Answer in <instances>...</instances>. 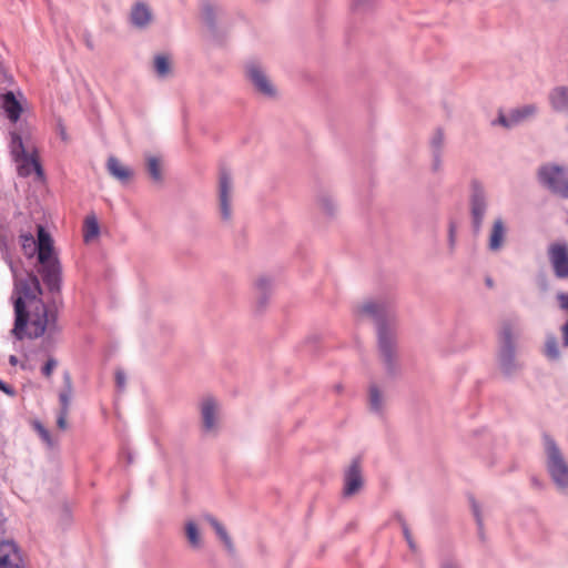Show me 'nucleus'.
<instances>
[{"label":"nucleus","mask_w":568,"mask_h":568,"mask_svg":"<svg viewBox=\"0 0 568 568\" xmlns=\"http://www.w3.org/2000/svg\"><path fill=\"white\" fill-rule=\"evenodd\" d=\"M20 242L26 253L28 250H30V254L33 253L34 246H37V242L34 241V237L31 233L21 234Z\"/></svg>","instance_id":"nucleus-29"},{"label":"nucleus","mask_w":568,"mask_h":568,"mask_svg":"<svg viewBox=\"0 0 568 568\" xmlns=\"http://www.w3.org/2000/svg\"><path fill=\"white\" fill-rule=\"evenodd\" d=\"M564 346L568 347V322L561 327Z\"/></svg>","instance_id":"nucleus-40"},{"label":"nucleus","mask_w":568,"mask_h":568,"mask_svg":"<svg viewBox=\"0 0 568 568\" xmlns=\"http://www.w3.org/2000/svg\"><path fill=\"white\" fill-rule=\"evenodd\" d=\"M369 405L374 410H379L382 407V397L375 386H372L369 389Z\"/></svg>","instance_id":"nucleus-30"},{"label":"nucleus","mask_w":568,"mask_h":568,"mask_svg":"<svg viewBox=\"0 0 568 568\" xmlns=\"http://www.w3.org/2000/svg\"><path fill=\"white\" fill-rule=\"evenodd\" d=\"M67 383H68V389L65 392H62L60 394L59 398H60V403H61V409L69 410L71 394H72V387H71V382H70L69 377L67 378Z\"/></svg>","instance_id":"nucleus-31"},{"label":"nucleus","mask_w":568,"mask_h":568,"mask_svg":"<svg viewBox=\"0 0 568 568\" xmlns=\"http://www.w3.org/2000/svg\"><path fill=\"white\" fill-rule=\"evenodd\" d=\"M152 19V13L150 8L144 3H136L131 11V21L135 27L143 28Z\"/></svg>","instance_id":"nucleus-18"},{"label":"nucleus","mask_w":568,"mask_h":568,"mask_svg":"<svg viewBox=\"0 0 568 568\" xmlns=\"http://www.w3.org/2000/svg\"><path fill=\"white\" fill-rule=\"evenodd\" d=\"M154 67L156 73L161 77H164L170 72V62L165 55L155 57Z\"/></svg>","instance_id":"nucleus-28"},{"label":"nucleus","mask_w":568,"mask_h":568,"mask_svg":"<svg viewBox=\"0 0 568 568\" xmlns=\"http://www.w3.org/2000/svg\"><path fill=\"white\" fill-rule=\"evenodd\" d=\"M0 568H22L21 558L13 542H0Z\"/></svg>","instance_id":"nucleus-12"},{"label":"nucleus","mask_w":568,"mask_h":568,"mask_svg":"<svg viewBox=\"0 0 568 568\" xmlns=\"http://www.w3.org/2000/svg\"><path fill=\"white\" fill-rule=\"evenodd\" d=\"M247 77L253 82L255 88L265 95H273L275 90L272 83L268 81L266 75L260 69V67L255 63H251L246 68Z\"/></svg>","instance_id":"nucleus-10"},{"label":"nucleus","mask_w":568,"mask_h":568,"mask_svg":"<svg viewBox=\"0 0 568 568\" xmlns=\"http://www.w3.org/2000/svg\"><path fill=\"white\" fill-rule=\"evenodd\" d=\"M205 518L212 525V527L216 531V534L220 537V539L224 542L225 547L230 551H232L233 550L232 540H231L230 536L227 535L225 528L222 526V524L219 523L215 518H213L211 516H206Z\"/></svg>","instance_id":"nucleus-24"},{"label":"nucleus","mask_w":568,"mask_h":568,"mask_svg":"<svg viewBox=\"0 0 568 568\" xmlns=\"http://www.w3.org/2000/svg\"><path fill=\"white\" fill-rule=\"evenodd\" d=\"M232 191V179L230 173L222 169L219 176V197L220 209L223 220L227 221L231 219V205L230 197Z\"/></svg>","instance_id":"nucleus-8"},{"label":"nucleus","mask_w":568,"mask_h":568,"mask_svg":"<svg viewBox=\"0 0 568 568\" xmlns=\"http://www.w3.org/2000/svg\"><path fill=\"white\" fill-rule=\"evenodd\" d=\"M500 338L503 342V348L500 352V365L505 373H510L517 367V364L515 363L513 333L511 326L509 324H505L503 326Z\"/></svg>","instance_id":"nucleus-6"},{"label":"nucleus","mask_w":568,"mask_h":568,"mask_svg":"<svg viewBox=\"0 0 568 568\" xmlns=\"http://www.w3.org/2000/svg\"><path fill=\"white\" fill-rule=\"evenodd\" d=\"M115 381H116V385L120 387V388H123L124 385H125V375L123 372H120L118 371L116 374H115Z\"/></svg>","instance_id":"nucleus-37"},{"label":"nucleus","mask_w":568,"mask_h":568,"mask_svg":"<svg viewBox=\"0 0 568 568\" xmlns=\"http://www.w3.org/2000/svg\"><path fill=\"white\" fill-rule=\"evenodd\" d=\"M0 390H2L4 394H7L9 396L14 395V389L10 385L3 383L1 379H0Z\"/></svg>","instance_id":"nucleus-38"},{"label":"nucleus","mask_w":568,"mask_h":568,"mask_svg":"<svg viewBox=\"0 0 568 568\" xmlns=\"http://www.w3.org/2000/svg\"><path fill=\"white\" fill-rule=\"evenodd\" d=\"M14 161L18 164V174L20 176L26 178L36 172L38 178L42 179L43 171L33 152Z\"/></svg>","instance_id":"nucleus-13"},{"label":"nucleus","mask_w":568,"mask_h":568,"mask_svg":"<svg viewBox=\"0 0 568 568\" xmlns=\"http://www.w3.org/2000/svg\"><path fill=\"white\" fill-rule=\"evenodd\" d=\"M486 206H487V204H486L484 191L478 185H475L474 193L471 196V215H473L474 229L476 231H479V229L481 226L484 215L486 212Z\"/></svg>","instance_id":"nucleus-9"},{"label":"nucleus","mask_w":568,"mask_h":568,"mask_svg":"<svg viewBox=\"0 0 568 568\" xmlns=\"http://www.w3.org/2000/svg\"><path fill=\"white\" fill-rule=\"evenodd\" d=\"M404 534H405L406 540L408 541L409 546L413 548V542L410 540V535H409V532H408V530L406 528L404 529Z\"/></svg>","instance_id":"nucleus-42"},{"label":"nucleus","mask_w":568,"mask_h":568,"mask_svg":"<svg viewBox=\"0 0 568 568\" xmlns=\"http://www.w3.org/2000/svg\"><path fill=\"white\" fill-rule=\"evenodd\" d=\"M442 568H458L456 565H454L453 562H446L443 565Z\"/></svg>","instance_id":"nucleus-45"},{"label":"nucleus","mask_w":568,"mask_h":568,"mask_svg":"<svg viewBox=\"0 0 568 568\" xmlns=\"http://www.w3.org/2000/svg\"><path fill=\"white\" fill-rule=\"evenodd\" d=\"M37 429L39 432V434L41 435V437L47 442V443H50V434L49 432L43 427L41 426L40 424H37Z\"/></svg>","instance_id":"nucleus-39"},{"label":"nucleus","mask_w":568,"mask_h":568,"mask_svg":"<svg viewBox=\"0 0 568 568\" xmlns=\"http://www.w3.org/2000/svg\"><path fill=\"white\" fill-rule=\"evenodd\" d=\"M487 285H488V286H491V285H493L490 280H487Z\"/></svg>","instance_id":"nucleus-46"},{"label":"nucleus","mask_w":568,"mask_h":568,"mask_svg":"<svg viewBox=\"0 0 568 568\" xmlns=\"http://www.w3.org/2000/svg\"><path fill=\"white\" fill-rule=\"evenodd\" d=\"M506 236V226L500 219L494 221L490 234H489V243L488 246L493 251H497L501 247L504 243V239Z\"/></svg>","instance_id":"nucleus-17"},{"label":"nucleus","mask_w":568,"mask_h":568,"mask_svg":"<svg viewBox=\"0 0 568 568\" xmlns=\"http://www.w3.org/2000/svg\"><path fill=\"white\" fill-rule=\"evenodd\" d=\"M378 341L383 355L385 356L386 359H389L392 353L393 338L390 335H388L383 325H379L378 327Z\"/></svg>","instance_id":"nucleus-22"},{"label":"nucleus","mask_w":568,"mask_h":568,"mask_svg":"<svg viewBox=\"0 0 568 568\" xmlns=\"http://www.w3.org/2000/svg\"><path fill=\"white\" fill-rule=\"evenodd\" d=\"M99 223L94 214L88 215L84 220L83 239L90 242L99 235Z\"/></svg>","instance_id":"nucleus-20"},{"label":"nucleus","mask_w":568,"mask_h":568,"mask_svg":"<svg viewBox=\"0 0 568 568\" xmlns=\"http://www.w3.org/2000/svg\"><path fill=\"white\" fill-rule=\"evenodd\" d=\"M68 413L69 410H65V409H61L60 410V414L58 416V420H57V424H58V427L60 429H65L67 428V417H68Z\"/></svg>","instance_id":"nucleus-33"},{"label":"nucleus","mask_w":568,"mask_h":568,"mask_svg":"<svg viewBox=\"0 0 568 568\" xmlns=\"http://www.w3.org/2000/svg\"><path fill=\"white\" fill-rule=\"evenodd\" d=\"M106 166L109 173L120 181H128L132 176V171L114 156L109 158Z\"/></svg>","instance_id":"nucleus-19"},{"label":"nucleus","mask_w":568,"mask_h":568,"mask_svg":"<svg viewBox=\"0 0 568 568\" xmlns=\"http://www.w3.org/2000/svg\"><path fill=\"white\" fill-rule=\"evenodd\" d=\"M554 274L558 278H568V243L554 242L547 250Z\"/></svg>","instance_id":"nucleus-5"},{"label":"nucleus","mask_w":568,"mask_h":568,"mask_svg":"<svg viewBox=\"0 0 568 568\" xmlns=\"http://www.w3.org/2000/svg\"><path fill=\"white\" fill-rule=\"evenodd\" d=\"M545 355L551 359L556 361L560 357L559 346L557 338L555 336H548L545 343Z\"/></svg>","instance_id":"nucleus-26"},{"label":"nucleus","mask_w":568,"mask_h":568,"mask_svg":"<svg viewBox=\"0 0 568 568\" xmlns=\"http://www.w3.org/2000/svg\"><path fill=\"white\" fill-rule=\"evenodd\" d=\"M539 182L552 193L568 197V170L556 164H545L538 170Z\"/></svg>","instance_id":"nucleus-4"},{"label":"nucleus","mask_w":568,"mask_h":568,"mask_svg":"<svg viewBox=\"0 0 568 568\" xmlns=\"http://www.w3.org/2000/svg\"><path fill=\"white\" fill-rule=\"evenodd\" d=\"M9 363L12 365V366H16L17 363H18V358L14 356V355H11L9 357Z\"/></svg>","instance_id":"nucleus-44"},{"label":"nucleus","mask_w":568,"mask_h":568,"mask_svg":"<svg viewBox=\"0 0 568 568\" xmlns=\"http://www.w3.org/2000/svg\"><path fill=\"white\" fill-rule=\"evenodd\" d=\"M185 534H186V538L192 547L199 548L201 546L200 531L193 521L186 523Z\"/></svg>","instance_id":"nucleus-25"},{"label":"nucleus","mask_w":568,"mask_h":568,"mask_svg":"<svg viewBox=\"0 0 568 568\" xmlns=\"http://www.w3.org/2000/svg\"><path fill=\"white\" fill-rule=\"evenodd\" d=\"M38 260L41 264L40 273L51 291L59 290L60 264L54 254L53 241L42 225H38L37 246Z\"/></svg>","instance_id":"nucleus-2"},{"label":"nucleus","mask_w":568,"mask_h":568,"mask_svg":"<svg viewBox=\"0 0 568 568\" xmlns=\"http://www.w3.org/2000/svg\"><path fill=\"white\" fill-rule=\"evenodd\" d=\"M358 312L363 315L373 316V317H381L384 314H386L385 306L376 303V302H366L364 303Z\"/></svg>","instance_id":"nucleus-23"},{"label":"nucleus","mask_w":568,"mask_h":568,"mask_svg":"<svg viewBox=\"0 0 568 568\" xmlns=\"http://www.w3.org/2000/svg\"><path fill=\"white\" fill-rule=\"evenodd\" d=\"M537 108L534 104L524 105L521 108L513 110L508 116L500 114L498 116V123L509 128L516 125L526 119L536 114Z\"/></svg>","instance_id":"nucleus-11"},{"label":"nucleus","mask_w":568,"mask_h":568,"mask_svg":"<svg viewBox=\"0 0 568 568\" xmlns=\"http://www.w3.org/2000/svg\"><path fill=\"white\" fill-rule=\"evenodd\" d=\"M10 150L14 160H18L29 154L24 146L22 138L16 132L11 133Z\"/></svg>","instance_id":"nucleus-21"},{"label":"nucleus","mask_w":568,"mask_h":568,"mask_svg":"<svg viewBox=\"0 0 568 568\" xmlns=\"http://www.w3.org/2000/svg\"><path fill=\"white\" fill-rule=\"evenodd\" d=\"M364 479L362 475L361 458H355L344 476L343 494L346 497L353 496L363 487Z\"/></svg>","instance_id":"nucleus-7"},{"label":"nucleus","mask_w":568,"mask_h":568,"mask_svg":"<svg viewBox=\"0 0 568 568\" xmlns=\"http://www.w3.org/2000/svg\"><path fill=\"white\" fill-rule=\"evenodd\" d=\"M201 414L204 429L207 432L214 430L217 420V405L213 398L209 397L203 399L201 404Z\"/></svg>","instance_id":"nucleus-14"},{"label":"nucleus","mask_w":568,"mask_h":568,"mask_svg":"<svg viewBox=\"0 0 568 568\" xmlns=\"http://www.w3.org/2000/svg\"><path fill=\"white\" fill-rule=\"evenodd\" d=\"M547 453V466L551 478L561 489H568V464L552 438L544 436Z\"/></svg>","instance_id":"nucleus-3"},{"label":"nucleus","mask_w":568,"mask_h":568,"mask_svg":"<svg viewBox=\"0 0 568 568\" xmlns=\"http://www.w3.org/2000/svg\"><path fill=\"white\" fill-rule=\"evenodd\" d=\"M58 366V362L57 359L50 357L45 364L43 365L42 367V374L47 377V378H50L53 371L55 369V367Z\"/></svg>","instance_id":"nucleus-32"},{"label":"nucleus","mask_w":568,"mask_h":568,"mask_svg":"<svg viewBox=\"0 0 568 568\" xmlns=\"http://www.w3.org/2000/svg\"><path fill=\"white\" fill-rule=\"evenodd\" d=\"M146 164H148V171H149V174L151 175V178L154 181L160 182L162 180L160 160L155 156H149L146 159Z\"/></svg>","instance_id":"nucleus-27"},{"label":"nucleus","mask_w":568,"mask_h":568,"mask_svg":"<svg viewBox=\"0 0 568 568\" xmlns=\"http://www.w3.org/2000/svg\"><path fill=\"white\" fill-rule=\"evenodd\" d=\"M268 286H270V281L267 278H265V277L260 278L256 282V287L258 288V291L261 293H263Z\"/></svg>","instance_id":"nucleus-36"},{"label":"nucleus","mask_w":568,"mask_h":568,"mask_svg":"<svg viewBox=\"0 0 568 568\" xmlns=\"http://www.w3.org/2000/svg\"><path fill=\"white\" fill-rule=\"evenodd\" d=\"M38 277L31 273L16 277L12 297L14 298V326L12 334L18 339L52 336L58 332V315L53 306L45 304Z\"/></svg>","instance_id":"nucleus-1"},{"label":"nucleus","mask_w":568,"mask_h":568,"mask_svg":"<svg viewBox=\"0 0 568 568\" xmlns=\"http://www.w3.org/2000/svg\"><path fill=\"white\" fill-rule=\"evenodd\" d=\"M1 108L11 122H17L19 120L22 108L13 92L9 91L1 97Z\"/></svg>","instance_id":"nucleus-15"},{"label":"nucleus","mask_w":568,"mask_h":568,"mask_svg":"<svg viewBox=\"0 0 568 568\" xmlns=\"http://www.w3.org/2000/svg\"><path fill=\"white\" fill-rule=\"evenodd\" d=\"M551 106L559 112H568V87H558L549 94Z\"/></svg>","instance_id":"nucleus-16"},{"label":"nucleus","mask_w":568,"mask_h":568,"mask_svg":"<svg viewBox=\"0 0 568 568\" xmlns=\"http://www.w3.org/2000/svg\"><path fill=\"white\" fill-rule=\"evenodd\" d=\"M365 2H366V0H354V7L359 8V7L364 6Z\"/></svg>","instance_id":"nucleus-43"},{"label":"nucleus","mask_w":568,"mask_h":568,"mask_svg":"<svg viewBox=\"0 0 568 568\" xmlns=\"http://www.w3.org/2000/svg\"><path fill=\"white\" fill-rule=\"evenodd\" d=\"M559 305L562 310L568 311V293H560L557 296Z\"/></svg>","instance_id":"nucleus-35"},{"label":"nucleus","mask_w":568,"mask_h":568,"mask_svg":"<svg viewBox=\"0 0 568 568\" xmlns=\"http://www.w3.org/2000/svg\"><path fill=\"white\" fill-rule=\"evenodd\" d=\"M444 135L442 131H437L432 140V144L435 149H439L443 145Z\"/></svg>","instance_id":"nucleus-34"},{"label":"nucleus","mask_w":568,"mask_h":568,"mask_svg":"<svg viewBox=\"0 0 568 568\" xmlns=\"http://www.w3.org/2000/svg\"><path fill=\"white\" fill-rule=\"evenodd\" d=\"M474 514L476 516L478 525H481V518L479 516L478 507L476 504H473Z\"/></svg>","instance_id":"nucleus-41"}]
</instances>
